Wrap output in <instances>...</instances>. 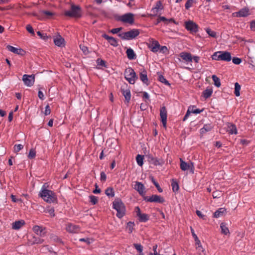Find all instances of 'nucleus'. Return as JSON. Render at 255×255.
Returning <instances> with one entry per match:
<instances>
[{"label":"nucleus","mask_w":255,"mask_h":255,"mask_svg":"<svg viewBox=\"0 0 255 255\" xmlns=\"http://www.w3.org/2000/svg\"><path fill=\"white\" fill-rule=\"evenodd\" d=\"M160 47V44L157 41H153L152 43L149 45V48L153 52H156L158 51Z\"/></svg>","instance_id":"393cba45"},{"label":"nucleus","mask_w":255,"mask_h":255,"mask_svg":"<svg viewBox=\"0 0 255 255\" xmlns=\"http://www.w3.org/2000/svg\"><path fill=\"white\" fill-rule=\"evenodd\" d=\"M152 183L154 184V185L156 187L158 192L160 193L162 192V191H163L162 189L159 186V184L155 181V180L153 179V178H152Z\"/></svg>","instance_id":"864d4df0"},{"label":"nucleus","mask_w":255,"mask_h":255,"mask_svg":"<svg viewBox=\"0 0 255 255\" xmlns=\"http://www.w3.org/2000/svg\"><path fill=\"white\" fill-rule=\"evenodd\" d=\"M122 93L123 95L124 96L126 100L128 103L129 102L130 97H131V94H130V91L128 89L126 90H122Z\"/></svg>","instance_id":"f704fd0d"},{"label":"nucleus","mask_w":255,"mask_h":255,"mask_svg":"<svg viewBox=\"0 0 255 255\" xmlns=\"http://www.w3.org/2000/svg\"><path fill=\"white\" fill-rule=\"evenodd\" d=\"M64 39L60 35L57 36L54 38V43L55 44L59 47L63 46L64 45Z\"/></svg>","instance_id":"b1692460"},{"label":"nucleus","mask_w":255,"mask_h":255,"mask_svg":"<svg viewBox=\"0 0 255 255\" xmlns=\"http://www.w3.org/2000/svg\"><path fill=\"white\" fill-rule=\"evenodd\" d=\"M122 29V27L113 28L110 30V32L113 34H116L120 32Z\"/></svg>","instance_id":"0e129e2a"},{"label":"nucleus","mask_w":255,"mask_h":255,"mask_svg":"<svg viewBox=\"0 0 255 255\" xmlns=\"http://www.w3.org/2000/svg\"><path fill=\"white\" fill-rule=\"evenodd\" d=\"M136 161L139 166H142L143 164V156L138 154L136 157Z\"/></svg>","instance_id":"e433bc0d"},{"label":"nucleus","mask_w":255,"mask_h":255,"mask_svg":"<svg viewBox=\"0 0 255 255\" xmlns=\"http://www.w3.org/2000/svg\"><path fill=\"white\" fill-rule=\"evenodd\" d=\"M135 212L136 216L138 217V220L140 222H146L149 220V216L145 213H142L140 208L136 207L135 208Z\"/></svg>","instance_id":"9d476101"},{"label":"nucleus","mask_w":255,"mask_h":255,"mask_svg":"<svg viewBox=\"0 0 255 255\" xmlns=\"http://www.w3.org/2000/svg\"><path fill=\"white\" fill-rule=\"evenodd\" d=\"M139 78L143 83L148 85V79L147 75V71L143 68L140 70L139 73Z\"/></svg>","instance_id":"a211bd4d"},{"label":"nucleus","mask_w":255,"mask_h":255,"mask_svg":"<svg viewBox=\"0 0 255 255\" xmlns=\"http://www.w3.org/2000/svg\"><path fill=\"white\" fill-rule=\"evenodd\" d=\"M106 194L110 197H114L115 195L114 191H113V189L111 188H108L105 191Z\"/></svg>","instance_id":"37998d69"},{"label":"nucleus","mask_w":255,"mask_h":255,"mask_svg":"<svg viewBox=\"0 0 255 255\" xmlns=\"http://www.w3.org/2000/svg\"><path fill=\"white\" fill-rule=\"evenodd\" d=\"M134 15L131 13H128L121 16L119 18V20L129 24H132L134 22Z\"/></svg>","instance_id":"6e6552de"},{"label":"nucleus","mask_w":255,"mask_h":255,"mask_svg":"<svg viewBox=\"0 0 255 255\" xmlns=\"http://www.w3.org/2000/svg\"><path fill=\"white\" fill-rule=\"evenodd\" d=\"M185 28L191 32H196L198 31V25L192 20H188L185 22Z\"/></svg>","instance_id":"1a4fd4ad"},{"label":"nucleus","mask_w":255,"mask_h":255,"mask_svg":"<svg viewBox=\"0 0 255 255\" xmlns=\"http://www.w3.org/2000/svg\"><path fill=\"white\" fill-rule=\"evenodd\" d=\"M50 113H51V110H50V107L49 105H47L45 107L44 114L45 116H47V115H49L50 114Z\"/></svg>","instance_id":"69168bd1"},{"label":"nucleus","mask_w":255,"mask_h":255,"mask_svg":"<svg viewBox=\"0 0 255 255\" xmlns=\"http://www.w3.org/2000/svg\"><path fill=\"white\" fill-rule=\"evenodd\" d=\"M90 202L92 203V204L93 205H95L98 202L97 197L95 196H93V195L90 196Z\"/></svg>","instance_id":"5fc2aeb1"},{"label":"nucleus","mask_w":255,"mask_h":255,"mask_svg":"<svg viewBox=\"0 0 255 255\" xmlns=\"http://www.w3.org/2000/svg\"><path fill=\"white\" fill-rule=\"evenodd\" d=\"M6 48L9 51L18 55H23L24 52L23 49L21 48H17L12 46L7 45Z\"/></svg>","instance_id":"4be33fe9"},{"label":"nucleus","mask_w":255,"mask_h":255,"mask_svg":"<svg viewBox=\"0 0 255 255\" xmlns=\"http://www.w3.org/2000/svg\"><path fill=\"white\" fill-rule=\"evenodd\" d=\"M144 200L146 202L163 203L165 200L163 197L158 195H152L151 196L145 197Z\"/></svg>","instance_id":"423d86ee"},{"label":"nucleus","mask_w":255,"mask_h":255,"mask_svg":"<svg viewBox=\"0 0 255 255\" xmlns=\"http://www.w3.org/2000/svg\"><path fill=\"white\" fill-rule=\"evenodd\" d=\"M160 116L162 125L164 128L166 127L167 111L165 107H163L160 110Z\"/></svg>","instance_id":"4468645a"},{"label":"nucleus","mask_w":255,"mask_h":255,"mask_svg":"<svg viewBox=\"0 0 255 255\" xmlns=\"http://www.w3.org/2000/svg\"><path fill=\"white\" fill-rule=\"evenodd\" d=\"M163 9V6L161 1H158L156 2L155 6L153 7L151 11L153 12L154 14H156L157 12Z\"/></svg>","instance_id":"7c9ffc66"},{"label":"nucleus","mask_w":255,"mask_h":255,"mask_svg":"<svg viewBox=\"0 0 255 255\" xmlns=\"http://www.w3.org/2000/svg\"><path fill=\"white\" fill-rule=\"evenodd\" d=\"M250 14V10L248 7H244L239 11L233 12L232 14L233 16L237 17H247Z\"/></svg>","instance_id":"f8f14e48"},{"label":"nucleus","mask_w":255,"mask_h":255,"mask_svg":"<svg viewBox=\"0 0 255 255\" xmlns=\"http://www.w3.org/2000/svg\"><path fill=\"white\" fill-rule=\"evenodd\" d=\"M228 132L231 134H236L238 133L236 126L234 124L229 123L228 125Z\"/></svg>","instance_id":"c85d7f7f"},{"label":"nucleus","mask_w":255,"mask_h":255,"mask_svg":"<svg viewBox=\"0 0 255 255\" xmlns=\"http://www.w3.org/2000/svg\"><path fill=\"white\" fill-rule=\"evenodd\" d=\"M64 14L66 16L79 18L82 15V11L79 6L72 5L71 9L65 11Z\"/></svg>","instance_id":"39448f33"},{"label":"nucleus","mask_w":255,"mask_h":255,"mask_svg":"<svg viewBox=\"0 0 255 255\" xmlns=\"http://www.w3.org/2000/svg\"><path fill=\"white\" fill-rule=\"evenodd\" d=\"M128 58L130 60L135 59L136 58V55L132 49L129 48L126 51Z\"/></svg>","instance_id":"2f4dec72"},{"label":"nucleus","mask_w":255,"mask_h":255,"mask_svg":"<svg viewBox=\"0 0 255 255\" xmlns=\"http://www.w3.org/2000/svg\"><path fill=\"white\" fill-rule=\"evenodd\" d=\"M134 189L139 193V194L142 195L144 192V186L143 184L139 182H136L134 185Z\"/></svg>","instance_id":"5701e85b"},{"label":"nucleus","mask_w":255,"mask_h":255,"mask_svg":"<svg viewBox=\"0 0 255 255\" xmlns=\"http://www.w3.org/2000/svg\"><path fill=\"white\" fill-rule=\"evenodd\" d=\"M180 168L182 171H186L190 170L191 173L194 172V166L192 162L187 163L183 160L182 158L180 159Z\"/></svg>","instance_id":"0eeeda50"},{"label":"nucleus","mask_w":255,"mask_h":255,"mask_svg":"<svg viewBox=\"0 0 255 255\" xmlns=\"http://www.w3.org/2000/svg\"><path fill=\"white\" fill-rule=\"evenodd\" d=\"M27 245L32 246L34 244H40L43 243L44 240L39 238L36 237L32 235L27 236Z\"/></svg>","instance_id":"9b49d317"},{"label":"nucleus","mask_w":255,"mask_h":255,"mask_svg":"<svg viewBox=\"0 0 255 255\" xmlns=\"http://www.w3.org/2000/svg\"><path fill=\"white\" fill-rule=\"evenodd\" d=\"M80 48L84 54H87L88 53L89 51L87 47L84 45H80Z\"/></svg>","instance_id":"052dcab7"},{"label":"nucleus","mask_w":255,"mask_h":255,"mask_svg":"<svg viewBox=\"0 0 255 255\" xmlns=\"http://www.w3.org/2000/svg\"><path fill=\"white\" fill-rule=\"evenodd\" d=\"M220 228L221 229L222 234H224L225 235L230 234L229 230L225 223H222L220 224Z\"/></svg>","instance_id":"72a5a7b5"},{"label":"nucleus","mask_w":255,"mask_h":255,"mask_svg":"<svg viewBox=\"0 0 255 255\" xmlns=\"http://www.w3.org/2000/svg\"><path fill=\"white\" fill-rule=\"evenodd\" d=\"M40 15L39 16L41 17V20L49 18L55 14L54 12L45 10H40Z\"/></svg>","instance_id":"aec40b11"},{"label":"nucleus","mask_w":255,"mask_h":255,"mask_svg":"<svg viewBox=\"0 0 255 255\" xmlns=\"http://www.w3.org/2000/svg\"><path fill=\"white\" fill-rule=\"evenodd\" d=\"M37 35L42 39L43 40H47L50 37L47 36L46 34L42 33L40 31L37 32Z\"/></svg>","instance_id":"09e8293b"},{"label":"nucleus","mask_w":255,"mask_h":255,"mask_svg":"<svg viewBox=\"0 0 255 255\" xmlns=\"http://www.w3.org/2000/svg\"><path fill=\"white\" fill-rule=\"evenodd\" d=\"M35 155H36L35 151L34 150H33V149H31L30 150V151L29 152V154L28 155V157L29 159H32L35 157Z\"/></svg>","instance_id":"603ef678"},{"label":"nucleus","mask_w":255,"mask_h":255,"mask_svg":"<svg viewBox=\"0 0 255 255\" xmlns=\"http://www.w3.org/2000/svg\"><path fill=\"white\" fill-rule=\"evenodd\" d=\"M213 128V126L212 124H206L200 129V133L204 134L207 132L211 131Z\"/></svg>","instance_id":"c756f323"},{"label":"nucleus","mask_w":255,"mask_h":255,"mask_svg":"<svg viewBox=\"0 0 255 255\" xmlns=\"http://www.w3.org/2000/svg\"><path fill=\"white\" fill-rule=\"evenodd\" d=\"M38 96L40 100H43L44 99V94H43V92L40 90H39V91H38Z\"/></svg>","instance_id":"774afa93"},{"label":"nucleus","mask_w":255,"mask_h":255,"mask_svg":"<svg viewBox=\"0 0 255 255\" xmlns=\"http://www.w3.org/2000/svg\"><path fill=\"white\" fill-rule=\"evenodd\" d=\"M241 89V86L238 83L235 84V94L236 96L238 97L240 96V90Z\"/></svg>","instance_id":"a19ab883"},{"label":"nucleus","mask_w":255,"mask_h":255,"mask_svg":"<svg viewBox=\"0 0 255 255\" xmlns=\"http://www.w3.org/2000/svg\"><path fill=\"white\" fill-rule=\"evenodd\" d=\"M45 212L48 213L51 217H54V209L53 208H48L45 210Z\"/></svg>","instance_id":"8fccbe9b"},{"label":"nucleus","mask_w":255,"mask_h":255,"mask_svg":"<svg viewBox=\"0 0 255 255\" xmlns=\"http://www.w3.org/2000/svg\"><path fill=\"white\" fill-rule=\"evenodd\" d=\"M206 31L211 37H216V32L212 30L210 28H206Z\"/></svg>","instance_id":"a18cd8bd"},{"label":"nucleus","mask_w":255,"mask_h":255,"mask_svg":"<svg viewBox=\"0 0 255 255\" xmlns=\"http://www.w3.org/2000/svg\"><path fill=\"white\" fill-rule=\"evenodd\" d=\"M220 58L221 60L225 61H230L232 59L231 53L229 52L226 51H220Z\"/></svg>","instance_id":"f3484780"},{"label":"nucleus","mask_w":255,"mask_h":255,"mask_svg":"<svg viewBox=\"0 0 255 255\" xmlns=\"http://www.w3.org/2000/svg\"><path fill=\"white\" fill-rule=\"evenodd\" d=\"M232 61L235 64H240L242 62V60L238 57H234L232 59Z\"/></svg>","instance_id":"680f3d73"},{"label":"nucleus","mask_w":255,"mask_h":255,"mask_svg":"<svg viewBox=\"0 0 255 255\" xmlns=\"http://www.w3.org/2000/svg\"><path fill=\"white\" fill-rule=\"evenodd\" d=\"M158 80L160 82L162 83H164L166 85H170L168 81L164 78V77L162 75H158Z\"/></svg>","instance_id":"79ce46f5"},{"label":"nucleus","mask_w":255,"mask_h":255,"mask_svg":"<svg viewBox=\"0 0 255 255\" xmlns=\"http://www.w3.org/2000/svg\"><path fill=\"white\" fill-rule=\"evenodd\" d=\"M103 37L107 40L111 45L114 47H117L118 45V41L114 37L110 36L106 34H103Z\"/></svg>","instance_id":"412c9836"},{"label":"nucleus","mask_w":255,"mask_h":255,"mask_svg":"<svg viewBox=\"0 0 255 255\" xmlns=\"http://www.w3.org/2000/svg\"><path fill=\"white\" fill-rule=\"evenodd\" d=\"M226 212V209L224 208H221L217 210L214 213L213 217L215 218H218L223 216Z\"/></svg>","instance_id":"cd10ccee"},{"label":"nucleus","mask_w":255,"mask_h":255,"mask_svg":"<svg viewBox=\"0 0 255 255\" xmlns=\"http://www.w3.org/2000/svg\"><path fill=\"white\" fill-rule=\"evenodd\" d=\"M26 29L27 30V31H28L31 34H32V35L34 34V30H33L32 27L30 25H29V24L27 25L26 26Z\"/></svg>","instance_id":"bf43d9fd"},{"label":"nucleus","mask_w":255,"mask_h":255,"mask_svg":"<svg viewBox=\"0 0 255 255\" xmlns=\"http://www.w3.org/2000/svg\"><path fill=\"white\" fill-rule=\"evenodd\" d=\"M149 158L151 163L155 166L162 165L164 163L163 160L161 158H157L152 156L150 157Z\"/></svg>","instance_id":"bb28decb"},{"label":"nucleus","mask_w":255,"mask_h":255,"mask_svg":"<svg viewBox=\"0 0 255 255\" xmlns=\"http://www.w3.org/2000/svg\"><path fill=\"white\" fill-rule=\"evenodd\" d=\"M193 0H188L185 4L186 9H188L192 5Z\"/></svg>","instance_id":"6e6d98bb"},{"label":"nucleus","mask_w":255,"mask_h":255,"mask_svg":"<svg viewBox=\"0 0 255 255\" xmlns=\"http://www.w3.org/2000/svg\"><path fill=\"white\" fill-rule=\"evenodd\" d=\"M38 195L45 202L48 203H54L57 200L55 193L53 191L47 189L45 184L42 186Z\"/></svg>","instance_id":"f257e3e1"},{"label":"nucleus","mask_w":255,"mask_h":255,"mask_svg":"<svg viewBox=\"0 0 255 255\" xmlns=\"http://www.w3.org/2000/svg\"><path fill=\"white\" fill-rule=\"evenodd\" d=\"M133 246L135 248V249L139 252V253H143V247L140 244H133Z\"/></svg>","instance_id":"de8ad7c7"},{"label":"nucleus","mask_w":255,"mask_h":255,"mask_svg":"<svg viewBox=\"0 0 255 255\" xmlns=\"http://www.w3.org/2000/svg\"><path fill=\"white\" fill-rule=\"evenodd\" d=\"M191 233H192V235L193 237L194 238V239L195 240L196 245H199V246L200 245V241L199 240V239H198V237L197 236V235L195 233L194 230H193V229L192 227H191Z\"/></svg>","instance_id":"4c0bfd02"},{"label":"nucleus","mask_w":255,"mask_h":255,"mask_svg":"<svg viewBox=\"0 0 255 255\" xmlns=\"http://www.w3.org/2000/svg\"><path fill=\"white\" fill-rule=\"evenodd\" d=\"M32 230L36 235L41 237H43L45 234V232H44L45 228H43L42 226L35 225L33 226Z\"/></svg>","instance_id":"6ab92c4d"},{"label":"nucleus","mask_w":255,"mask_h":255,"mask_svg":"<svg viewBox=\"0 0 255 255\" xmlns=\"http://www.w3.org/2000/svg\"><path fill=\"white\" fill-rule=\"evenodd\" d=\"M23 148V145L21 144H15L14 146V151L17 153Z\"/></svg>","instance_id":"49530a36"},{"label":"nucleus","mask_w":255,"mask_h":255,"mask_svg":"<svg viewBox=\"0 0 255 255\" xmlns=\"http://www.w3.org/2000/svg\"><path fill=\"white\" fill-rule=\"evenodd\" d=\"M171 186H172V190L173 192H175L178 190V189H179L178 184L174 179H172V180Z\"/></svg>","instance_id":"58836bf2"},{"label":"nucleus","mask_w":255,"mask_h":255,"mask_svg":"<svg viewBox=\"0 0 255 255\" xmlns=\"http://www.w3.org/2000/svg\"><path fill=\"white\" fill-rule=\"evenodd\" d=\"M34 80L35 77L34 75L24 74L22 77V81L24 84L28 87L32 86L34 84Z\"/></svg>","instance_id":"ddd939ff"},{"label":"nucleus","mask_w":255,"mask_h":255,"mask_svg":"<svg viewBox=\"0 0 255 255\" xmlns=\"http://www.w3.org/2000/svg\"><path fill=\"white\" fill-rule=\"evenodd\" d=\"M97 63L98 65L99 66H101L102 67H106L105 61L101 59H98L97 60Z\"/></svg>","instance_id":"13d9d810"},{"label":"nucleus","mask_w":255,"mask_h":255,"mask_svg":"<svg viewBox=\"0 0 255 255\" xmlns=\"http://www.w3.org/2000/svg\"><path fill=\"white\" fill-rule=\"evenodd\" d=\"M113 207L117 211V216L119 218H123L125 215V206L121 200H115L113 203Z\"/></svg>","instance_id":"f03ea898"},{"label":"nucleus","mask_w":255,"mask_h":255,"mask_svg":"<svg viewBox=\"0 0 255 255\" xmlns=\"http://www.w3.org/2000/svg\"><path fill=\"white\" fill-rule=\"evenodd\" d=\"M25 225V221L23 220L15 221L12 223V228L14 230H19Z\"/></svg>","instance_id":"a878e982"},{"label":"nucleus","mask_w":255,"mask_h":255,"mask_svg":"<svg viewBox=\"0 0 255 255\" xmlns=\"http://www.w3.org/2000/svg\"><path fill=\"white\" fill-rule=\"evenodd\" d=\"M125 78L130 84H133L137 79L136 73L130 67L127 68L125 71Z\"/></svg>","instance_id":"20e7f679"},{"label":"nucleus","mask_w":255,"mask_h":255,"mask_svg":"<svg viewBox=\"0 0 255 255\" xmlns=\"http://www.w3.org/2000/svg\"><path fill=\"white\" fill-rule=\"evenodd\" d=\"M220 53H221L220 52V51H217V52H214L212 56V58L213 60H218V61L221 60L220 58Z\"/></svg>","instance_id":"c03bdc74"},{"label":"nucleus","mask_w":255,"mask_h":255,"mask_svg":"<svg viewBox=\"0 0 255 255\" xmlns=\"http://www.w3.org/2000/svg\"><path fill=\"white\" fill-rule=\"evenodd\" d=\"M157 245H155L153 247V253H150L148 255H163L159 254L157 252Z\"/></svg>","instance_id":"4d7b16f0"},{"label":"nucleus","mask_w":255,"mask_h":255,"mask_svg":"<svg viewBox=\"0 0 255 255\" xmlns=\"http://www.w3.org/2000/svg\"><path fill=\"white\" fill-rule=\"evenodd\" d=\"M250 28L252 30L255 31V20L251 21Z\"/></svg>","instance_id":"338daca9"},{"label":"nucleus","mask_w":255,"mask_h":255,"mask_svg":"<svg viewBox=\"0 0 255 255\" xmlns=\"http://www.w3.org/2000/svg\"><path fill=\"white\" fill-rule=\"evenodd\" d=\"M194 108H195L194 106H191L188 107V109H190V112L191 113H193L195 114H200L203 111V110H200L199 109H194Z\"/></svg>","instance_id":"ea45409f"},{"label":"nucleus","mask_w":255,"mask_h":255,"mask_svg":"<svg viewBox=\"0 0 255 255\" xmlns=\"http://www.w3.org/2000/svg\"><path fill=\"white\" fill-rule=\"evenodd\" d=\"M133 225L134 224L132 222H129L128 223L127 228L129 233H131L132 232Z\"/></svg>","instance_id":"3c124183"},{"label":"nucleus","mask_w":255,"mask_h":255,"mask_svg":"<svg viewBox=\"0 0 255 255\" xmlns=\"http://www.w3.org/2000/svg\"><path fill=\"white\" fill-rule=\"evenodd\" d=\"M213 89L211 88H207L203 92L202 95L205 99H208L212 95Z\"/></svg>","instance_id":"473e14b6"},{"label":"nucleus","mask_w":255,"mask_h":255,"mask_svg":"<svg viewBox=\"0 0 255 255\" xmlns=\"http://www.w3.org/2000/svg\"><path fill=\"white\" fill-rule=\"evenodd\" d=\"M139 34L138 29H132L130 31L123 32L119 34V36L122 39L129 40L134 39Z\"/></svg>","instance_id":"7ed1b4c3"},{"label":"nucleus","mask_w":255,"mask_h":255,"mask_svg":"<svg viewBox=\"0 0 255 255\" xmlns=\"http://www.w3.org/2000/svg\"><path fill=\"white\" fill-rule=\"evenodd\" d=\"M212 78L214 81V85L217 87H220L221 86L220 79L215 75H212Z\"/></svg>","instance_id":"c9c22d12"},{"label":"nucleus","mask_w":255,"mask_h":255,"mask_svg":"<svg viewBox=\"0 0 255 255\" xmlns=\"http://www.w3.org/2000/svg\"><path fill=\"white\" fill-rule=\"evenodd\" d=\"M179 56L186 63H188L192 61V55L190 53L182 52L180 53Z\"/></svg>","instance_id":"2eb2a0df"},{"label":"nucleus","mask_w":255,"mask_h":255,"mask_svg":"<svg viewBox=\"0 0 255 255\" xmlns=\"http://www.w3.org/2000/svg\"><path fill=\"white\" fill-rule=\"evenodd\" d=\"M66 230L70 233H77L79 232L80 228L78 226L68 223L66 226Z\"/></svg>","instance_id":"dca6fc26"},{"label":"nucleus","mask_w":255,"mask_h":255,"mask_svg":"<svg viewBox=\"0 0 255 255\" xmlns=\"http://www.w3.org/2000/svg\"><path fill=\"white\" fill-rule=\"evenodd\" d=\"M107 176L105 172H102L100 174V180L101 181L105 182L106 180Z\"/></svg>","instance_id":"e2e57ef3"}]
</instances>
